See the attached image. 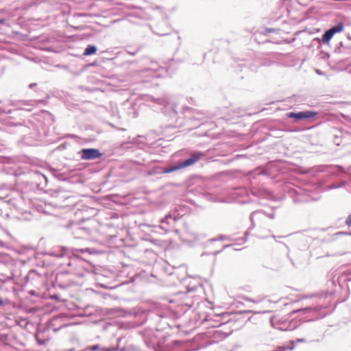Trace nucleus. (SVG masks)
Instances as JSON below:
<instances>
[{"label": "nucleus", "instance_id": "f257e3e1", "mask_svg": "<svg viewBox=\"0 0 351 351\" xmlns=\"http://www.w3.org/2000/svg\"><path fill=\"white\" fill-rule=\"evenodd\" d=\"M204 154L200 152H195L191 154V157L186 160H185L183 162H180L176 166H173L170 168H165L162 169V173H169L178 170H180L181 169L193 165L195 164L197 161H199Z\"/></svg>", "mask_w": 351, "mask_h": 351}, {"label": "nucleus", "instance_id": "f03ea898", "mask_svg": "<svg viewBox=\"0 0 351 351\" xmlns=\"http://www.w3.org/2000/svg\"><path fill=\"white\" fill-rule=\"evenodd\" d=\"M344 29V25L342 23H339L337 25L331 27L330 29L327 30L322 37V40L324 43L328 44L332 36L336 33H339L343 32Z\"/></svg>", "mask_w": 351, "mask_h": 351}, {"label": "nucleus", "instance_id": "7ed1b4c3", "mask_svg": "<svg viewBox=\"0 0 351 351\" xmlns=\"http://www.w3.org/2000/svg\"><path fill=\"white\" fill-rule=\"evenodd\" d=\"M101 156V154L97 149H83L81 151V158L83 160H93Z\"/></svg>", "mask_w": 351, "mask_h": 351}, {"label": "nucleus", "instance_id": "20e7f679", "mask_svg": "<svg viewBox=\"0 0 351 351\" xmlns=\"http://www.w3.org/2000/svg\"><path fill=\"white\" fill-rule=\"evenodd\" d=\"M316 114V112L312 111H302L299 112H291L287 114V117L288 118H294L297 120H302L312 118Z\"/></svg>", "mask_w": 351, "mask_h": 351}, {"label": "nucleus", "instance_id": "39448f33", "mask_svg": "<svg viewBox=\"0 0 351 351\" xmlns=\"http://www.w3.org/2000/svg\"><path fill=\"white\" fill-rule=\"evenodd\" d=\"M97 51V47L93 45H88L86 48L84 55V56H90L92 54L95 53Z\"/></svg>", "mask_w": 351, "mask_h": 351}, {"label": "nucleus", "instance_id": "423d86ee", "mask_svg": "<svg viewBox=\"0 0 351 351\" xmlns=\"http://www.w3.org/2000/svg\"><path fill=\"white\" fill-rule=\"evenodd\" d=\"M86 350H87V351H96V350L112 351V350L109 349V348H100L99 345H94V346H88L86 348Z\"/></svg>", "mask_w": 351, "mask_h": 351}, {"label": "nucleus", "instance_id": "0eeeda50", "mask_svg": "<svg viewBox=\"0 0 351 351\" xmlns=\"http://www.w3.org/2000/svg\"><path fill=\"white\" fill-rule=\"evenodd\" d=\"M346 223L349 226H351V214L348 217Z\"/></svg>", "mask_w": 351, "mask_h": 351}, {"label": "nucleus", "instance_id": "6e6552de", "mask_svg": "<svg viewBox=\"0 0 351 351\" xmlns=\"http://www.w3.org/2000/svg\"><path fill=\"white\" fill-rule=\"evenodd\" d=\"M39 335H40V332H38L36 335V339H38L39 343L42 344L43 342L39 340Z\"/></svg>", "mask_w": 351, "mask_h": 351}, {"label": "nucleus", "instance_id": "1a4fd4ad", "mask_svg": "<svg viewBox=\"0 0 351 351\" xmlns=\"http://www.w3.org/2000/svg\"><path fill=\"white\" fill-rule=\"evenodd\" d=\"M5 23V20L4 19H0V24H3Z\"/></svg>", "mask_w": 351, "mask_h": 351}]
</instances>
